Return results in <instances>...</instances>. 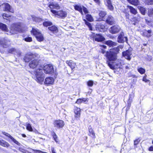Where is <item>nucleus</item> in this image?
I'll list each match as a JSON object with an SVG mask.
<instances>
[{"label":"nucleus","instance_id":"obj_8","mask_svg":"<svg viewBox=\"0 0 153 153\" xmlns=\"http://www.w3.org/2000/svg\"><path fill=\"white\" fill-rule=\"evenodd\" d=\"M2 5L4 8L3 10L4 11H9L12 13L14 12L13 9L11 7V6L9 4L4 3L2 4Z\"/></svg>","mask_w":153,"mask_h":153},{"label":"nucleus","instance_id":"obj_3","mask_svg":"<svg viewBox=\"0 0 153 153\" xmlns=\"http://www.w3.org/2000/svg\"><path fill=\"white\" fill-rule=\"evenodd\" d=\"M42 68V67H40L34 72L36 77V81L41 84L43 83L45 77V74L43 73Z\"/></svg>","mask_w":153,"mask_h":153},{"label":"nucleus","instance_id":"obj_10","mask_svg":"<svg viewBox=\"0 0 153 153\" xmlns=\"http://www.w3.org/2000/svg\"><path fill=\"white\" fill-rule=\"evenodd\" d=\"M132 55L131 51L128 50L123 52V56L126 59L130 60L131 59Z\"/></svg>","mask_w":153,"mask_h":153},{"label":"nucleus","instance_id":"obj_25","mask_svg":"<svg viewBox=\"0 0 153 153\" xmlns=\"http://www.w3.org/2000/svg\"><path fill=\"white\" fill-rule=\"evenodd\" d=\"M49 30L54 34L58 32L57 27L55 26H53L48 27Z\"/></svg>","mask_w":153,"mask_h":153},{"label":"nucleus","instance_id":"obj_15","mask_svg":"<svg viewBox=\"0 0 153 153\" xmlns=\"http://www.w3.org/2000/svg\"><path fill=\"white\" fill-rule=\"evenodd\" d=\"M54 82V79L52 77H47L46 78L44 83L47 85L52 84Z\"/></svg>","mask_w":153,"mask_h":153},{"label":"nucleus","instance_id":"obj_53","mask_svg":"<svg viewBox=\"0 0 153 153\" xmlns=\"http://www.w3.org/2000/svg\"><path fill=\"white\" fill-rule=\"evenodd\" d=\"M53 137L55 140V141L56 143H58V140L57 138V136L55 134L54 135H53Z\"/></svg>","mask_w":153,"mask_h":153},{"label":"nucleus","instance_id":"obj_27","mask_svg":"<svg viewBox=\"0 0 153 153\" xmlns=\"http://www.w3.org/2000/svg\"><path fill=\"white\" fill-rule=\"evenodd\" d=\"M0 29L6 32H7L8 29L7 25L1 23H0Z\"/></svg>","mask_w":153,"mask_h":153},{"label":"nucleus","instance_id":"obj_63","mask_svg":"<svg viewBox=\"0 0 153 153\" xmlns=\"http://www.w3.org/2000/svg\"><path fill=\"white\" fill-rule=\"evenodd\" d=\"M152 144H153V141H152Z\"/></svg>","mask_w":153,"mask_h":153},{"label":"nucleus","instance_id":"obj_9","mask_svg":"<svg viewBox=\"0 0 153 153\" xmlns=\"http://www.w3.org/2000/svg\"><path fill=\"white\" fill-rule=\"evenodd\" d=\"M117 41L119 43H123L125 41L127 42V37L124 36V33L123 32H122L118 36Z\"/></svg>","mask_w":153,"mask_h":153},{"label":"nucleus","instance_id":"obj_52","mask_svg":"<svg viewBox=\"0 0 153 153\" xmlns=\"http://www.w3.org/2000/svg\"><path fill=\"white\" fill-rule=\"evenodd\" d=\"M146 76H145L143 77V81L146 82H147L150 81V80L147 79L146 78Z\"/></svg>","mask_w":153,"mask_h":153},{"label":"nucleus","instance_id":"obj_2","mask_svg":"<svg viewBox=\"0 0 153 153\" xmlns=\"http://www.w3.org/2000/svg\"><path fill=\"white\" fill-rule=\"evenodd\" d=\"M10 32L7 34L9 35L14 33H16L17 32H23L24 30L22 28L21 24L20 23H14L12 24L10 28Z\"/></svg>","mask_w":153,"mask_h":153},{"label":"nucleus","instance_id":"obj_32","mask_svg":"<svg viewBox=\"0 0 153 153\" xmlns=\"http://www.w3.org/2000/svg\"><path fill=\"white\" fill-rule=\"evenodd\" d=\"M8 52L10 53H13L15 54H18L19 52L16 49L14 48H11L8 50Z\"/></svg>","mask_w":153,"mask_h":153},{"label":"nucleus","instance_id":"obj_19","mask_svg":"<svg viewBox=\"0 0 153 153\" xmlns=\"http://www.w3.org/2000/svg\"><path fill=\"white\" fill-rule=\"evenodd\" d=\"M66 63L72 69H74L76 65V64L72 60H67L66 61Z\"/></svg>","mask_w":153,"mask_h":153},{"label":"nucleus","instance_id":"obj_28","mask_svg":"<svg viewBox=\"0 0 153 153\" xmlns=\"http://www.w3.org/2000/svg\"><path fill=\"white\" fill-rule=\"evenodd\" d=\"M30 17L34 21L36 22H39L42 21V19L41 18L36 17L35 16L31 15V16Z\"/></svg>","mask_w":153,"mask_h":153},{"label":"nucleus","instance_id":"obj_37","mask_svg":"<svg viewBox=\"0 0 153 153\" xmlns=\"http://www.w3.org/2000/svg\"><path fill=\"white\" fill-rule=\"evenodd\" d=\"M86 99L85 98L82 99H79L77 100V101L76 102V103L78 104H80L83 102H86Z\"/></svg>","mask_w":153,"mask_h":153},{"label":"nucleus","instance_id":"obj_46","mask_svg":"<svg viewBox=\"0 0 153 153\" xmlns=\"http://www.w3.org/2000/svg\"><path fill=\"white\" fill-rule=\"evenodd\" d=\"M90 133V136L92 137H95V135L94 132L92 129H90L89 130Z\"/></svg>","mask_w":153,"mask_h":153},{"label":"nucleus","instance_id":"obj_17","mask_svg":"<svg viewBox=\"0 0 153 153\" xmlns=\"http://www.w3.org/2000/svg\"><path fill=\"white\" fill-rule=\"evenodd\" d=\"M94 39L95 41L97 42H101L104 41L105 38L103 37L100 34H96L94 37Z\"/></svg>","mask_w":153,"mask_h":153},{"label":"nucleus","instance_id":"obj_45","mask_svg":"<svg viewBox=\"0 0 153 153\" xmlns=\"http://www.w3.org/2000/svg\"><path fill=\"white\" fill-rule=\"evenodd\" d=\"M27 129L30 131H33V128L31 126V125L29 123H28L26 126Z\"/></svg>","mask_w":153,"mask_h":153},{"label":"nucleus","instance_id":"obj_42","mask_svg":"<svg viewBox=\"0 0 153 153\" xmlns=\"http://www.w3.org/2000/svg\"><path fill=\"white\" fill-rule=\"evenodd\" d=\"M52 25V23L50 21H46L43 22V25L45 27H48Z\"/></svg>","mask_w":153,"mask_h":153},{"label":"nucleus","instance_id":"obj_26","mask_svg":"<svg viewBox=\"0 0 153 153\" xmlns=\"http://www.w3.org/2000/svg\"><path fill=\"white\" fill-rule=\"evenodd\" d=\"M35 37L36 38L37 40L39 42L43 41L44 39V37L43 35L41 33H39Z\"/></svg>","mask_w":153,"mask_h":153},{"label":"nucleus","instance_id":"obj_33","mask_svg":"<svg viewBox=\"0 0 153 153\" xmlns=\"http://www.w3.org/2000/svg\"><path fill=\"white\" fill-rule=\"evenodd\" d=\"M106 14L105 12L102 11H101L99 13V15L101 18L98 20V21H100L102 20V18H103Z\"/></svg>","mask_w":153,"mask_h":153},{"label":"nucleus","instance_id":"obj_20","mask_svg":"<svg viewBox=\"0 0 153 153\" xmlns=\"http://www.w3.org/2000/svg\"><path fill=\"white\" fill-rule=\"evenodd\" d=\"M106 21L107 23L110 25L115 24V22L114 18L111 16H109L108 17Z\"/></svg>","mask_w":153,"mask_h":153},{"label":"nucleus","instance_id":"obj_7","mask_svg":"<svg viewBox=\"0 0 153 153\" xmlns=\"http://www.w3.org/2000/svg\"><path fill=\"white\" fill-rule=\"evenodd\" d=\"M10 41L7 38H2L0 39V44L3 48H6L10 45Z\"/></svg>","mask_w":153,"mask_h":153},{"label":"nucleus","instance_id":"obj_48","mask_svg":"<svg viewBox=\"0 0 153 153\" xmlns=\"http://www.w3.org/2000/svg\"><path fill=\"white\" fill-rule=\"evenodd\" d=\"M146 3L148 5L153 4V0H146Z\"/></svg>","mask_w":153,"mask_h":153},{"label":"nucleus","instance_id":"obj_62","mask_svg":"<svg viewBox=\"0 0 153 153\" xmlns=\"http://www.w3.org/2000/svg\"><path fill=\"white\" fill-rule=\"evenodd\" d=\"M133 24H134V25H135V24L134 23H133Z\"/></svg>","mask_w":153,"mask_h":153},{"label":"nucleus","instance_id":"obj_38","mask_svg":"<svg viewBox=\"0 0 153 153\" xmlns=\"http://www.w3.org/2000/svg\"><path fill=\"white\" fill-rule=\"evenodd\" d=\"M137 70L138 72L141 74H144L146 71L145 69L142 68H138Z\"/></svg>","mask_w":153,"mask_h":153},{"label":"nucleus","instance_id":"obj_30","mask_svg":"<svg viewBox=\"0 0 153 153\" xmlns=\"http://www.w3.org/2000/svg\"><path fill=\"white\" fill-rule=\"evenodd\" d=\"M131 4L135 5L137 6L139 4V2L138 0H127Z\"/></svg>","mask_w":153,"mask_h":153},{"label":"nucleus","instance_id":"obj_50","mask_svg":"<svg viewBox=\"0 0 153 153\" xmlns=\"http://www.w3.org/2000/svg\"><path fill=\"white\" fill-rule=\"evenodd\" d=\"M82 10L85 14L88 13V11L87 9L83 6L82 7Z\"/></svg>","mask_w":153,"mask_h":153},{"label":"nucleus","instance_id":"obj_56","mask_svg":"<svg viewBox=\"0 0 153 153\" xmlns=\"http://www.w3.org/2000/svg\"><path fill=\"white\" fill-rule=\"evenodd\" d=\"M19 150L20 151H21L23 153H25V151L24 150L22 149L21 148H19Z\"/></svg>","mask_w":153,"mask_h":153},{"label":"nucleus","instance_id":"obj_61","mask_svg":"<svg viewBox=\"0 0 153 153\" xmlns=\"http://www.w3.org/2000/svg\"><path fill=\"white\" fill-rule=\"evenodd\" d=\"M126 17L127 18H128V16H129V14H126Z\"/></svg>","mask_w":153,"mask_h":153},{"label":"nucleus","instance_id":"obj_12","mask_svg":"<svg viewBox=\"0 0 153 153\" xmlns=\"http://www.w3.org/2000/svg\"><path fill=\"white\" fill-rule=\"evenodd\" d=\"M29 66L30 68L32 69L37 67L39 66V61L36 59H35L30 62Z\"/></svg>","mask_w":153,"mask_h":153},{"label":"nucleus","instance_id":"obj_11","mask_svg":"<svg viewBox=\"0 0 153 153\" xmlns=\"http://www.w3.org/2000/svg\"><path fill=\"white\" fill-rule=\"evenodd\" d=\"M120 29V27L118 25H115L111 27L109 29L110 32L112 34L118 33Z\"/></svg>","mask_w":153,"mask_h":153},{"label":"nucleus","instance_id":"obj_24","mask_svg":"<svg viewBox=\"0 0 153 153\" xmlns=\"http://www.w3.org/2000/svg\"><path fill=\"white\" fill-rule=\"evenodd\" d=\"M123 48V46L122 45L119 46L117 47V48H116L115 49H111L109 52H110L111 50H112V52H111L113 54H114L116 55V53H118L119 51L120 50L119 49L121 48L122 49Z\"/></svg>","mask_w":153,"mask_h":153},{"label":"nucleus","instance_id":"obj_5","mask_svg":"<svg viewBox=\"0 0 153 153\" xmlns=\"http://www.w3.org/2000/svg\"><path fill=\"white\" fill-rule=\"evenodd\" d=\"M54 126L56 129H59L63 127L64 125V121L62 120H56L53 122Z\"/></svg>","mask_w":153,"mask_h":153},{"label":"nucleus","instance_id":"obj_49","mask_svg":"<svg viewBox=\"0 0 153 153\" xmlns=\"http://www.w3.org/2000/svg\"><path fill=\"white\" fill-rule=\"evenodd\" d=\"M93 84V82L91 80H89L87 82L88 85L89 86L92 87Z\"/></svg>","mask_w":153,"mask_h":153},{"label":"nucleus","instance_id":"obj_35","mask_svg":"<svg viewBox=\"0 0 153 153\" xmlns=\"http://www.w3.org/2000/svg\"><path fill=\"white\" fill-rule=\"evenodd\" d=\"M151 33V30H145L143 32V35L149 37L150 36V34Z\"/></svg>","mask_w":153,"mask_h":153},{"label":"nucleus","instance_id":"obj_14","mask_svg":"<svg viewBox=\"0 0 153 153\" xmlns=\"http://www.w3.org/2000/svg\"><path fill=\"white\" fill-rule=\"evenodd\" d=\"M104 2L105 4L109 10L112 11L114 10V7L111 0H105Z\"/></svg>","mask_w":153,"mask_h":153},{"label":"nucleus","instance_id":"obj_34","mask_svg":"<svg viewBox=\"0 0 153 153\" xmlns=\"http://www.w3.org/2000/svg\"><path fill=\"white\" fill-rule=\"evenodd\" d=\"M128 7L129 9L130 12L131 13L134 15H135L137 13V10L132 6H128Z\"/></svg>","mask_w":153,"mask_h":153},{"label":"nucleus","instance_id":"obj_59","mask_svg":"<svg viewBox=\"0 0 153 153\" xmlns=\"http://www.w3.org/2000/svg\"><path fill=\"white\" fill-rule=\"evenodd\" d=\"M101 52L103 54H104L105 52V50L103 49H102Z\"/></svg>","mask_w":153,"mask_h":153},{"label":"nucleus","instance_id":"obj_21","mask_svg":"<svg viewBox=\"0 0 153 153\" xmlns=\"http://www.w3.org/2000/svg\"><path fill=\"white\" fill-rule=\"evenodd\" d=\"M82 7L83 6H82L80 4H76L74 6L75 10L79 11L82 15H83L84 14L82 11Z\"/></svg>","mask_w":153,"mask_h":153},{"label":"nucleus","instance_id":"obj_40","mask_svg":"<svg viewBox=\"0 0 153 153\" xmlns=\"http://www.w3.org/2000/svg\"><path fill=\"white\" fill-rule=\"evenodd\" d=\"M86 19L90 22H92L93 21V19L91 15L87 14L86 16Z\"/></svg>","mask_w":153,"mask_h":153},{"label":"nucleus","instance_id":"obj_6","mask_svg":"<svg viewBox=\"0 0 153 153\" xmlns=\"http://www.w3.org/2000/svg\"><path fill=\"white\" fill-rule=\"evenodd\" d=\"M43 70L46 74H52L54 72L53 66L51 64L46 65L44 67Z\"/></svg>","mask_w":153,"mask_h":153},{"label":"nucleus","instance_id":"obj_31","mask_svg":"<svg viewBox=\"0 0 153 153\" xmlns=\"http://www.w3.org/2000/svg\"><path fill=\"white\" fill-rule=\"evenodd\" d=\"M0 145L4 147H8L10 146V144L4 140H1Z\"/></svg>","mask_w":153,"mask_h":153},{"label":"nucleus","instance_id":"obj_29","mask_svg":"<svg viewBox=\"0 0 153 153\" xmlns=\"http://www.w3.org/2000/svg\"><path fill=\"white\" fill-rule=\"evenodd\" d=\"M49 7L51 9L55 8L57 9L59 8V5L56 3L52 2L49 5Z\"/></svg>","mask_w":153,"mask_h":153},{"label":"nucleus","instance_id":"obj_60","mask_svg":"<svg viewBox=\"0 0 153 153\" xmlns=\"http://www.w3.org/2000/svg\"><path fill=\"white\" fill-rule=\"evenodd\" d=\"M22 136L23 137H26V135L25 134H22Z\"/></svg>","mask_w":153,"mask_h":153},{"label":"nucleus","instance_id":"obj_1","mask_svg":"<svg viewBox=\"0 0 153 153\" xmlns=\"http://www.w3.org/2000/svg\"><path fill=\"white\" fill-rule=\"evenodd\" d=\"M112 50L110 52H106V56L107 58V64L109 67L112 69H117L120 68L121 67L120 62L116 60L117 55L112 53Z\"/></svg>","mask_w":153,"mask_h":153},{"label":"nucleus","instance_id":"obj_64","mask_svg":"<svg viewBox=\"0 0 153 153\" xmlns=\"http://www.w3.org/2000/svg\"><path fill=\"white\" fill-rule=\"evenodd\" d=\"M1 140H0V142H1Z\"/></svg>","mask_w":153,"mask_h":153},{"label":"nucleus","instance_id":"obj_58","mask_svg":"<svg viewBox=\"0 0 153 153\" xmlns=\"http://www.w3.org/2000/svg\"><path fill=\"white\" fill-rule=\"evenodd\" d=\"M100 46L102 48H105V49L106 48V46L105 45H101Z\"/></svg>","mask_w":153,"mask_h":153},{"label":"nucleus","instance_id":"obj_23","mask_svg":"<svg viewBox=\"0 0 153 153\" xmlns=\"http://www.w3.org/2000/svg\"><path fill=\"white\" fill-rule=\"evenodd\" d=\"M31 33L32 34L36 37L41 32L36 28H32V30L31 31Z\"/></svg>","mask_w":153,"mask_h":153},{"label":"nucleus","instance_id":"obj_4","mask_svg":"<svg viewBox=\"0 0 153 153\" xmlns=\"http://www.w3.org/2000/svg\"><path fill=\"white\" fill-rule=\"evenodd\" d=\"M51 12L55 15L61 18H64L66 17L67 13L66 12L63 10H60L59 11H56V10L51 9Z\"/></svg>","mask_w":153,"mask_h":153},{"label":"nucleus","instance_id":"obj_36","mask_svg":"<svg viewBox=\"0 0 153 153\" xmlns=\"http://www.w3.org/2000/svg\"><path fill=\"white\" fill-rule=\"evenodd\" d=\"M106 43L107 45L110 47L115 46L117 45L116 43L113 42L112 41L110 40H108L106 42Z\"/></svg>","mask_w":153,"mask_h":153},{"label":"nucleus","instance_id":"obj_57","mask_svg":"<svg viewBox=\"0 0 153 153\" xmlns=\"http://www.w3.org/2000/svg\"><path fill=\"white\" fill-rule=\"evenodd\" d=\"M51 150L52 153H56L55 152L54 149L53 147L51 148Z\"/></svg>","mask_w":153,"mask_h":153},{"label":"nucleus","instance_id":"obj_54","mask_svg":"<svg viewBox=\"0 0 153 153\" xmlns=\"http://www.w3.org/2000/svg\"><path fill=\"white\" fill-rule=\"evenodd\" d=\"M149 150L150 151H153V146H151L149 148Z\"/></svg>","mask_w":153,"mask_h":153},{"label":"nucleus","instance_id":"obj_18","mask_svg":"<svg viewBox=\"0 0 153 153\" xmlns=\"http://www.w3.org/2000/svg\"><path fill=\"white\" fill-rule=\"evenodd\" d=\"M74 112L75 114V117H79L80 116L81 113V109L77 107H75L74 109Z\"/></svg>","mask_w":153,"mask_h":153},{"label":"nucleus","instance_id":"obj_43","mask_svg":"<svg viewBox=\"0 0 153 153\" xmlns=\"http://www.w3.org/2000/svg\"><path fill=\"white\" fill-rule=\"evenodd\" d=\"M83 20L85 21V24L89 27L90 30H92V29L91 23L87 21L85 19H83Z\"/></svg>","mask_w":153,"mask_h":153},{"label":"nucleus","instance_id":"obj_39","mask_svg":"<svg viewBox=\"0 0 153 153\" xmlns=\"http://www.w3.org/2000/svg\"><path fill=\"white\" fill-rule=\"evenodd\" d=\"M138 8L141 13L143 15H145L146 11L145 9L142 7H139Z\"/></svg>","mask_w":153,"mask_h":153},{"label":"nucleus","instance_id":"obj_44","mask_svg":"<svg viewBox=\"0 0 153 153\" xmlns=\"http://www.w3.org/2000/svg\"><path fill=\"white\" fill-rule=\"evenodd\" d=\"M148 14L149 16L151 17L153 15V8L149 9L148 10Z\"/></svg>","mask_w":153,"mask_h":153},{"label":"nucleus","instance_id":"obj_13","mask_svg":"<svg viewBox=\"0 0 153 153\" xmlns=\"http://www.w3.org/2000/svg\"><path fill=\"white\" fill-rule=\"evenodd\" d=\"M36 55L34 54L30 53L29 54L26 55L24 57V60L26 62H29L33 58H35Z\"/></svg>","mask_w":153,"mask_h":153},{"label":"nucleus","instance_id":"obj_16","mask_svg":"<svg viewBox=\"0 0 153 153\" xmlns=\"http://www.w3.org/2000/svg\"><path fill=\"white\" fill-rule=\"evenodd\" d=\"M96 27L101 32L104 31L105 30V26L103 24L101 23H97Z\"/></svg>","mask_w":153,"mask_h":153},{"label":"nucleus","instance_id":"obj_51","mask_svg":"<svg viewBox=\"0 0 153 153\" xmlns=\"http://www.w3.org/2000/svg\"><path fill=\"white\" fill-rule=\"evenodd\" d=\"M140 139L138 138L137 139H136L134 141V145H136L138 144L139 142H140Z\"/></svg>","mask_w":153,"mask_h":153},{"label":"nucleus","instance_id":"obj_41","mask_svg":"<svg viewBox=\"0 0 153 153\" xmlns=\"http://www.w3.org/2000/svg\"><path fill=\"white\" fill-rule=\"evenodd\" d=\"M3 18L6 20H9L10 18L11 17V16L6 13H4L2 15Z\"/></svg>","mask_w":153,"mask_h":153},{"label":"nucleus","instance_id":"obj_22","mask_svg":"<svg viewBox=\"0 0 153 153\" xmlns=\"http://www.w3.org/2000/svg\"><path fill=\"white\" fill-rule=\"evenodd\" d=\"M3 134L6 135V136L8 137H9L10 138V139L12 140L15 144L19 145L20 144V143L16 140H15L14 138L12 136H11L10 134L6 133L5 132H3Z\"/></svg>","mask_w":153,"mask_h":153},{"label":"nucleus","instance_id":"obj_47","mask_svg":"<svg viewBox=\"0 0 153 153\" xmlns=\"http://www.w3.org/2000/svg\"><path fill=\"white\" fill-rule=\"evenodd\" d=\"M25 41L27 42H31L32 41V39L31 37H28L24 39Z\"/></svg>","mask_w":153,"mask_h":153},{"label":"nucleus","instance_id":"obj_55","mask_svg":"<svg viewBox=\"0 0 153 153\" xmlns=\"http://www.w3.org/2000/svg\"><path fill=\"white\" fill-rule=\"evenodd\" d=\"M94 0V1L96 3H97V4H100V0Z\"/></svg>","mask_w":153,"mask_h":153}]
</instances>
